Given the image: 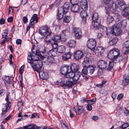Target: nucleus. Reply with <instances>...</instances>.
Wrapping results in <instances>:
<instances>
[{
  "instance_id": "nucleus-1",
  "label": "nucleus",
  "mask_w": 129,
  "mask_h": 129,
  "mask_svg": "<svg viewBox=\"0 0 129 129\" xmlns=\"http://www.w3.org/2000/svg\"><path fill=\"white\" fill-rule=\"evenodd\" d=\"M104 2L106 5L105 9L107 14L114 13L118 8L116 3L112 0H104Z\"/></svg>"
},
{
  "instance_id": "nucleus-2",
  "label": "nucleus",
  "mask_w": 129,
  "mask_h": 129,
  "mask_svg": "<svg viewBox=\"0 0 129 129\" xmlns=\"http://www.w3.org/2000/svg\"><path fill=\"white\" fill-rule=\"evenodd\" d=\"M33 49H32V54H33V55H36L35 57H37L36 58H33L32 55L31 53L30 52H28V57L27 59H28V62L31 65V63H33L34 64H35L36 63L35 62L36 61H38L40 60H39V57L38 56H39L41 59H44L45 58H46L45 56H43L40 52L37 51H33Z\"/></svg>"
},
{
  "instance_id": "nucleus-3",
  "label": "nucleus",
  "mask_w": 129,
  "mask_h": 129,
  "mask_svg": "<svg viewBox=\"0 0 129 129\" xmlns=\"http://www.w3.org/2000/svg\"><path fill=\"white\" fill-rule=\"evenodd\" d=\"M121 27V25L120 24H115L112 26L110 29L111 30L110 32H108V30H107V33L108 36L110 37L112 36L113 35L116 36L119 35L122 32L120 29Z\"/></svg>"
},
{
  "instance_id": "nucleus-4",
  "label": "nucleus",
  "mask_w": 129,
  "mask_h": 129,
  "mask_svg": "<svg viewBox=\"0 0 129 129\" xmlns=\"http://www.w3.org/2000/svg\"><path fill=\"white\" fill-rule=\"evenodd\" d=\"M39 33L42 36H49L51 35V31L46 25H43L40 27L39 30Z\"/></svg>"
},
{
  "instance_id": "nucleus-5",
  "label": "nucleus",
  "mask_w": 129,
  "mask_h": 129,
  "mask_svg": "<svg viewBox=\"0 0 129 129\" xmlns=\"http://www.w3.org/2000/svg\"><path fill=\"white\" fill-rule=\"evenodd\" d=\"M95 68L93 66H89L87 67L83 68L82 70V73L85 75L87 74L91 75L94 71Z\"/></svg>"
},
{
  "instance_id": "nucleus-6",
  "label": "nucleus",
  "mask_w": 129,
  "mask_h": 129,
  "mask_svg": "<svg viewBox=\"0 0 129 129\" xmlns=\"http://www.w3.org/2000/svg\"><path fill=\"white\" fill-rule=\"evenodd\" d=\"M73 109L77 115H80L82 113L83 114H86L85 110L82 106H76L74 107Z\"/></svg>"
},
{
  "instance_id": "nucleus-7",
  "label": "nucleus",
  "mask_w": 129,
  "mask_h": 129,
  "mask_svg": "<svg viewBox=\"0 0 129 129\" xmlns=\"http://www.w3.org/2000/svg\"><path fill=\"white\" fill-rule=\"evenodd\" d=\"M37 62V63L35 64L33 63H31V66L35 71L39 72L42 67L43 63L40 60L38 61Z\"/></svg>"
},
{
  "instance_id": "nucleus-8",
  "label": "nucleus",
  "mask_w": 129,
  "mask_h": 129,
  "mask_svg": "<svg viewBox=\"0 0 129 129\" xmlns=\"http://www.w3.org/2000/svg\"><path fill=\"white\" fill-rule=\"evenodd\" d=\"M95 40L93 39H90L87 42V47L89 49L94 50L96 46Z\"/></svg>"
},
{
  "instance_id": "nucleus-9",
  "label": "nucleus",
  "mask_w": 129,
  "mask_h": 129,
  "mask_svg": "<svg viewBox=\"0 0 129 129\" xmlns=\"http://www.w3.org/2000/svg\"><path fill=\"white\" fill-rule=\"evenodd\" d=\"M108 65L107 62L105 60H101L98 61L97 63L98 68L100 70L105 69Z\"/></svg>"
},
{
  "instance_id": "nucleus-10",
  "label": "nucleus",
  "mask_w": 129,
  "mask_h": 129,
  "mask_svg": "<svg viewBox=\"0 0 129 129\" xmlns=\"http://www.w3.org/2000/svg\"><path fill=\"white\" fill-rule=\"evenodd\" d=\"M8 30L7 29H5L3 31L2 34V38H4V39L2 41L1 43L2 45L6 43V42L10 41L11 39V38H8Z\"/></svg>"
},
{
  "instance_id": "nucleus-11",
  "label": "nucleus",
  "mask_w": 129,
  "mask_h": 129,
  "mask_svg": "<svg viewBox=\"0 0 129 129\" xmlns=\"http://www.w3.org/2000/svg\"><path fill=\"white\" fill-rule=\"evenodd\" d=\"M74 31L75 36L77 39H79L81 38L82 36V32L80 29L79 28H75Z\"/></svg>"
},
{
  "instance_id": "nucleus-12",
  "label": "nucleus",
  "mask_w": 129,
  "mask_h": 129,
  "mask_svg": "<svg viewBox=\"0 0 129 129\" xmlns=\"http://www.w3.org/2000/svg\"><path fill=\"white\" fill-rule=\"evenodd\" d=\"M63 83L62 85H61V86L64 88L67 87L71 88L73 85V82L69 80H64Z\"/></svg>"
},
{
  "instance_id": "nucleus-13",
  "label": "nucleus",
  "mask_w": 129,
  "mask_h": 129,
  "mask_svg": "<svg viewBox=\"0 0 129 129\" xmlns=\"http://www.w3.org/2000/svg\"><path fill=\"white\" fill-rule=\"evenodd\" d=\"M71 4L70 2H66L65 3L62 7H61L59 8H62L63 11L67 13V12L71 6Z\"/></svg>"
},
{
  "instance_id": "nucleus-14",
  "label": "nucleus",
  "mask_w": 129,
  "mask_h": 129,
  "mask_svg": "<svg viewBox=\"0 0 129 129\" xmlns=\"http://www.w3.org/2000/svg\"><path fill=\"white\" fill-rule=\"evenodd\" d=\"M83 56V53L80 50L77 51L74 54V58L77 60L81 59Z\"/></svg>"
},
{
  "instance_id": "nucleus-15",
  "label": "nucleus",
  "mask_w": 129,
  "mask_h": 129,
  "mask_svg": "<svg viewBox=\"0 0 129 129\" xmlns=\"http://www.w3.org/2000/svg\"><path fill=\"white\" fill-rule=\"evenodd\" d=\"M66 13L64 11L62 8H59L58 10V12L57 14V18L58 20H59L62 18L63 17V15L64 14Z\"/></svg>"
},
{
  "instance_id": "nucleus-16",
  "label": "nucleus",
  "mask_w": 129,
  "mask_h": 129,
  "mask_svg": "<svg viewBox=\"0 0 129 129\" xmlns=\"http://www.w3.org/2000/svg\"><path fill=\"white\" fill-rule=\"evenodd\" d=\"M122 84V85L125 87L129 84V74L124 77Z\"/></svg>"
},
{
  "instance_id": "nucleus-17",
  "label": "nucleus",
  "mask_w": 129,
  "mask_h": 129,
  "mask_svg": "<svg viewBox=\"0 0 129 129\" xmlns=\"http://www.w3.org/2000/svg\"><path fill=\"white\" fill-rule=\"evenodd\" d=\"M104 51L103 48L102 47H99L97 48L95 51V54L97 56H101L103 53Z\"/></svg>"
},
{
  "instance_id": "nucleus-18",
  "label": "nucleus",
  "mask_w": 129,
  "mask_h": 129,
  "mask_svg": "<svg viewBox=\"0 0 129 129\" xmlns=\"http://www.w3.org/2000/svg\"><path fill=\"white\" fill-rule=\"evenodd\" d=\"M39 76L40 78L43 80H46L48 78L47 73L43 71L39 72Z\"/></svg>"
},
{
  "instance_id": "nucleus-19",
  "label": "nucleus",
  "mask_w": 129,
  "mask_h": 129,
  "mask_svg": "<svg viewBox=\"0 0 129 129\" xmlns=\"http://www.w3.org/2000/svg\"><path fill=\"white\" fill-rule=\"evenodd\" d=\"M70 68L71 71L76 72L78 71L79 67L78 64L74 63L72 64Z\"/></svg>"
},
{
  "instance_id": "nucleus-20",
  "label": "nucleus",
  "mask_w": 129,
  "mask_h": 129,
  "mask_svg": "<svg viewBox=\"0 0 129 129\" xmlns=\"http://www.w3.org/2000/svg\"><path fill=\"white\" fill-rule=\"evenodd\" d=\"M35 20L36 23L38 22V17L37 16V15L36 14H33V16L31 18L30 20V24L33 25L34 24V21Z\"/></svg>"
},
{
  "instance_id": "nucleus-21",
  "label": "nucleus",
  "mask_w": 129,
  "mask_h": 129,
  "mask_svg": "<svg viewBox=\"0 0 129 129\" xmlns=\"http://www.w3.org/2000/svg\"><path fill=\"white\" fill-rule=\"evenodd\" d=\"M89 58L88 57L86 56L84 58V61L82 63V65L83 68L87 67L90 64Z\"/></svg>"
},
{
  "instance_id": "nucleus-22",
  "label": "nucleus",
  "mask_w": 129,
  "mask_h": 129,
  "mask_svg": "<svg viewBox=\"0 0 129 129\" xmlns=\"http://www.w3.org/2000/svg\"><path fill=\"white\" fill-rule=\"evenodd\" d=\"M69 66L67 67L64 66L62 67L61 69V73L62 74L65 75L68 72L69 70Z\"/></svg>"
},
{
  "instance_id": "nucleus-23",
  "label": "nucleus",
  "mask_w": 129,
  "mask_h": 129,
  "mask_svg": "<svg viewBox=\"0 0 129 129\" xmlns=\"http://www.w3.org/2000/svg\"><path fill=\"white\" fill-rule=\"evenodd\" d=\"M112 50L115 59L117 58L120 54L119 51L118 49L116 48H113Z\"/></svg>"
},
{
  "instance_id": "nucleus-24",
  "label": "nucleus",
  "mask_w": 129,
  "mask_h": 129,
  "mask_svg": "<svg viewBox=\"0 0 129 129\" xmlns=\"http://www.w3.org/2000/svg\"><path fill=\"white\" fill-rule=\"evenodd\" d=\"M72 55L70 52H69L65 53L62 56V58L64 61H67L70 58Z\"/></svg>"
},
{
  "instance_id": "nucleus-25",
  "label": "nucleus",
  "mask_w": 129,
  "mask_h": 129,
  "mask_svg": "<svg viewBox=\"0 0 129 129\" xmlns=\"http://www.w3.org/2000/svg\"><path fill=\"white\" fill-rule=\"evenodd\" d=\"M79 6L78 5H72L71 8V10L72 11L76 13L79 11Z\"/></svg>"
},
{
  "instance_id": "nucleus-26",
  "label": "nucleus",
  "mask_w": 129,
  "mask_h": 129,
  "mask_svg": "<svg viewBox=\"0 0 129 129\" xmlns=\"http://www.w3.org/2000/svg\"><path fill=\"white\" fill-rule=\"evenodd\" d=\"M121 14L122 15L124 16L129 15V7L124 8L122 11Z\"/></svg>"
},
{
  "instance_id": "nucleus-27",
  "label": "nucleus",
  "mask_w": 129,
  "mask_h": 129,
  "mask_svg": "<svg viewBox=\"0 0 129 129\" xmlns=\"http://www.w3.org/2000/svg\"><path fill=\"white\" fill-rule=\"evenodd\" d=\"M3 78L5 85L7 86H9V84L10 83V78L9 77L7 76H5Z\"/></svg>"
},
{
  "instance_id": "nucleus-28",
  "label": "nucleus",
  "mask_w": 129,
  "mask_h": 129,
  "mask_svg": "<svg viewBox=\"0 0 129 129\" xmlns=\"http://www.w3.org/2000/svg\"><path fill=\"white\" fill-rule=\"evenodd\" d=\"M75 72H68V73L65 75L64 78H72V79L73 77H74V75L75 74Z\"/></svg>"
},
{
  "instance_id": "nucleus-29",
  "label": "nucleus",
  "mask_w": 129,
  "mask_h": 129,
  "mask_svg": "<svg viewBox=\"0 0 129 129\" xmlns=\"http://www.w3.org/2000/svg\"><path fill=\"white\" fill-rule=\"evenodd\" d=\"M61 39V37L60 35H55L52 37L51 38V40L55 42L58 41Z\"/></svg>"
},
{
  "instance_id": "nucleus-30",
  "label": "nucleus",
  "mask_w": 129,
  "mask_h": 129,
  "mask_svg": "<svg viewBox=\"0 0 129 129\" xmlns=\"http://www.w3.org/2000/svg\"><path fill=\"white\" fill-rule=\"evenodd\" d=\"M65 47L63 46H61L58 47L57 49V52L59 53H62L65 51Z\"/></svg>"
},
{
  "instance_id": "nucleus-31",
  "label": "nucleus",
  "mask_w": 129,
  "mask_h": 129,
  "mask_svg": "<svg viewBox=\"0 0 129 129\" xmlns=\"http://www.w3.org/2000/svg\"><path fill=\"white\" fill-rule=\"evenodd\" d=\"M76 42L73 40L69 41L68 42L67 45L69 47H74L76 45Z\"/></svg>"
},
{
  "instance_id": "nucleus-32",
  "label": "nucleus",
  "mask_w": 129,
  "mask_h": 129,
  "mask_svg": "<svg viewBox=\"0 0 129 129\" xmlns=\"http://www.w3.org/2000/svg\"><path fill=\"white\" fill-rule=\"evenodd\" d=\"M92 24L94 28L95 29H97L98 28L100 27L101 26V24L98 21H93Z\"/></svg>"
},
{
  "instance_id": "nucleus-33",
  "label": "nucleus",
  "mask_w": 129,
  "mask_h": 129,
  "mask_svg": "<svg viewBox=\"0 0 129 129\" xmlns=\"http://www.w3.org/2000/svg\"><path fill=\"white\" fill-rule=\"evenodd\" d=\"M98 15L96 12H95L93 13L92 18L93 21H97L98 19Z\"/></svg>"
},
{
  "instance_id": "nucleus-34",
  "label": "nucleus",
  "mask_w": 129,
  "mask_h": 129,
  "mask_svg": "<svg viewBox=\"0 0 129 129\" xmlns=\"http://www.w3.org/2000/svg\"><path fill=\"white\" fill-rule=\"evenodd\" d=\"M118 41V40L117 38H114L113 39L110 41L108 44L109 45L111 46L116 44Z\"/></svg>"
},
{
  "instance_id": "nucleus-35",
  "label": "nucleus",
  "mask_w": 129,
  "mask_h": 129,
  "mask_svg": "<svg viewBox=\"0 0 129 129\" xmlns=\"http://www.w3.org/2000/svg\"><path fill=\"white\" fill-rule=\"evenodd\" d=\"M45 57L46 58L44 59L46 60L49 63H53L54 61V58L53 56H50L47 57Z\"/></svg>"
},
{
  "instance_id": "nucleus-36",
  "label": "nucleus",
  "mask_w": 129,
  "mask_h": 129,
  "mask_svg": "<svg viewBox=\"0 0 129 129\" xmlns=\"http://www.w3.org/2000/svg\"><path fill=\"white\" fill-rule=\"evenodd\" d=\"M82 8L84 10L86 11L87 9V1L86 0H85V2H82Z\"/></svg>"
},
{
  "instance_id": "nucleus-37",
  "label": "nucleus",
  "mask_w": 129,
  "mask_h": 129,
  "mask_svg": "<svg viewBox=\"0 0 129 129\" xmlns=\"http://www.w3.org/2000/svg\"><path fill=\"white\" fill-rule=\"evenodd\" d=\"M80 15L81 18L87 17L88 16V15L87 14L86 11L84 10H82L81 12Z\"/></svg>"
},
{
  "instance_id": "nucleus-38",
  "label": "nucleus",
  "mask_w": 129,
  "mask_h": 129,
  "mask_svg": "<svg viewBox=\"0 0 129 129\" xmlns=\"http://www.w3.org/2000/svg\"><path fill=\"white\" fill-rule=\"evenodd\" d=\"M71 20V17L69 16H66L63 18V22L65 23H69Z\"/></svg>"
},
{
  "instance_id": "nucleus-39",
  "label": "nucleus",
  "mask_w": 129,
  "mask_h": 129,
  "mask_svg": "<svg viewBox=\"0 0 129 129\" xmlns=\"http://www.w3.org/2000/svg\"><path fill=\"white\" fill-rule=\"evenodd\" d=\"M114 64V62L113 61L109 62L107 69L108 70H110L113 69Z\"/></svg>"
},
{
  "instance_id": "nucleus-40",
  "label": "nucleus",
  "mask_w": 129,
  "mask_h": 129,
  "mask_svg": "<svg viewBox=\"0 0 129 129\" xmlns=\"http://www.w3.org/2000/svg\"><path fill=\"white\" fill-rule=\"evenodd\" d=\"M113 54L112 49L109 52L108 54V58L111 59H115Z\"/></svg>"
},
{
  "instance_id": "nucleus-41",
  "label": "nucleus",
  "mask_w": 129,
  "mask_h": 129,
  "mask_svg": "<svg viewBox=\"0 0 129 129\" xmlns=\"http://www.w3.org/2000/svg\"><path fill=\"white\" fill-rule=\"evenodd\" d=\"M48 54L49 56H55L56 55V52L53 49L49 51L48 52Z\"/></svg>"
},
{
  "instance_id": "nucleus-42",
  "label": "nucleus",
  "mask_w": 129,
  "mask_h": 129,
  "mask_svg": "<svg viewBox=\"0 0 129 129\" xmlns=\"http://www.w3.org/2000/svg\"><path fill=\"white\" fill-rule=\"evenodd\" d=\"M74 75L72 78L73 80L75 81H77L80 77V75L77 73H75Z\"/></svg>"
},
{
  "instance_id": "nucleus-43",
  "label": "nucleus",
  "mask_w": 129,
  "mask_h": 129,
  "mask_svg": "<svg viewBox=\"0 0 129 129\" xmlns=\"http://www.w3.org/2000/svg\"><path fill=\"white\" fill-rule=\"evenodd\" d=\"M17 105L18 107V109L19 111H21L23 108V103L22 102L19 101L18 102Z\"/></svg>"
},
{
  "instance_id": "nucleus-44",
  "label": "nucleus",
  "mask_w": 129,
  "mask_h": 129,
  "mask_svg": "<svg viewBox=\"0 0 129 129\" xmlns=\"http://www.w3.org/2000/svg\"><path fill=\"white\" fill-rule=\"evenodd\" d=\"M113 20V18L112 16L108 15L107 18V22L108 23H111Z\"/></svg>"
},
{
  "instance_id": "nucleus-45",
  "label": "nucleus",
  "mask_w": 129,
  "mask_h": 129,
  "mask_svg": "<svg viewBox=\"0 0 129 129\" xmlns=\"http://www.w3.org/2000/svg\"><path fill=\"white\" fill-rule=\"evenodd\" d=\"M70 29L69 27H68L65 30L62 31L63 33H64L63 34L66 36V35H68L70 33Z\"/></svg>"
},
{
  "instance_id": "nucleus-46",
  "label": "nucleus",
  "mask_w": 129,
  "mask_h": 129,
  "mask_svg": "<svg viewBox=\"0 0 129 129\" xmlns=\"http://www.w3.org/2000/svg\"><path fill=\"white\" fill-rule=\"evenodd\" d=\"M35 125L33 124H30L24 126L23 127V129H33Z\"/></svg>"
},
{
  "instance_id": "nucleus-47",
  "label": "nucleus",
  "mask_w": 129,
  "mask_h": 129,
  "mask_svg": "<svg viewBox=\"0 0 129 129\" xmlns=\"http://www.w3.org/2000/svg\"><path fill=\"white\" fill-rule=\"evenodd\" d=\"M8 109V107L7 106H4V108L2 110L3 112L1 113V115L3 116L4 115H5V113L7 112V110Z\"/></svg>"
},
{
  "instance_id": "nucleus-48",
  "label": "nucleus",
  "mask_w": 129,
  "mask_h": 129,
  "mask_svg": "<svg viewBox=\"0 0 129 129\" xmlns=\"http://www.w3.org/2000/svg\"><path fill=\"white\" fill-rule=\"evenodd\" d=\"M114 16L117 21H118L121 18V16L118 14H114Z\"/></svg>"
},
{
  "instance_id": "nucleus-49",
  "label": "nucleus",
  "mask_w": 129,
  "mask_h": 129,
  "mask_svg": "<svg viewBox=\"0 0 129 129\" xmlns=\"http://www.w3.org/2000/svg\"><path fill=\"white\" fill-rule=\"evenodd\" d=\"M120 24L121 25V27L122 26L125 27L126 25L127 21L125 20H123L121 22V23H118L117 24Z\"/></svg>"
},
{
  "instance_id": "nucleus-50",
  "label": "nucleus",
  "mask_w": 129,
  "mask_h": 129,
  "mask_svg": "<svg viewBox=\"0 0 129 129\" xmlns=\"http://www.w3.org/2000/svg\"><path fill=\"white\" fill-rule=\"evenodd\" d=\"M129 125L128 123H124L123 125L120 127L119 128L120 129H125L127 127L129 126Z\"/></svg>"
},
{
  "instance_id": "nucleus-51",
  "label": "nucleus",
  "mask_w": 129,
  "mask_h": 129,
  "mask_svg": "<svg viewBox=\"0 0 129 129\" xmlns=\"http://www.w3.org/2000/svg\"><path fill=\"white\" fill-rule=\"evenodd\" d=\"M70 1L72 5H78L79 2V0H70Z\"/></svg>"
},
{
  "instance_id": "nucleus-52",
  "label": "nucleus",
  "mask_w": 129,
  "mask_h": 129,
  "mask_svg": "<svg viewBox=\"0 0 129 129\" xmlns=\"http://www.w3.org/2000/svg\"><path fill=\"white\" fill-rule=\"evenodd\" d=\"M96 101V99L93 98L90 100L88 101V103L92 105Z\"/></svg>"
},
{
  "instance_id": "nucleus-53",
  "label": "nucleus",
  "mask_w": 129,
  "mask_h": 129,
  "mask_svg": "<svg viewBox=\"0 0 129 129\" xmlns=\"http://www.w3.org/2000/svg\"><path fill=\"white\" fill-rule=\"evenodd\" d=\"M9 92H7L6 93V98L5 100L7 102V103L8 106H9V104L10 103V102H8L9 100V95L10 94Z\"/></svg>"
},
{
  "instance_id": "nucleus-54",
  "label": "nucleus",
  "mask_w": 129,
  "mask_h": 129,
  "mask_svg": "<svg viewBox=\"0 0 129 129\" xmlns=\"http://www.w3.org/2000/svg\"><path fill=\"white\" fill-rule=\"evenodd\" d=\"M11 116V115H9L3 120V122L4 123H6L8 120L10 119Z\"/></svg>"
},
{
  "instance_id": "nucleus-55",
  "label": "nucleus",
  "mask_w": 129,
  "mask_h": 129,
  "mask_svg": "<svg viewBox=\"0 0 129 129\" xmlns=\"http://www.w3.org/2000/svg\"><path fill=\"white\" fill-rule=\"evenodd\" d=\"M124 115L125 116H127L129 115V111L126 108H124Z\"/></svg>"
},
{
  "instance_id": "nucleus-56",
  "label": "nucleus",
  "mask_w": 129,
  "mask_h": 129,
  "mask_svg": "<svg viewBox=\"0 0 129 129\" xmlns=\"http://www.w3.org/2000/svg\"><path fill=\"white\" fill-rule=\"evenodd\" d=\"M87 17L82 18L81 23L83 24H85L86 23Z\"/></svg>"
},
{
  "instance_id": "nucleus-57",
  "label": "nucleus",
  "mask_w": 129,
  "mask_h": 129,
  "mask_svg": "<svg viewBox=\"0 0 129 129\" xmlns=\"http://www.w3.org/2000/svg\"><path fill=\"white\" fill-rule=\"evenodd\" d=\"M51 44L53 49H56L57 48L58 45L56 43H51Z\"/></svg>"
},
{
  "instance_id": "nucleus-58",
  "label": "nucleus",
  "mask_w": 129,
  "mask_h": 129,
  "mask_svg": "<svg viewBox=\"0 0 129 129\" xmlns=\"http://www.w3.org/2000/svg\"><path fill=\"white\" fill-rule=\"evenodd\" d=\"M39 51L40 52L44 54L46 52V51L45 50V47H43L42 48H40L39 49Z\"/></svg>"
},
{
  "instance_id": "nucleus-59",
  "label": "nucleus",
  "mask_w": 129,
  "mask_h": 129,
  "mask_svg": "<svg viewBox=\"0 0 129 129\" xmlns=\"http://www.w3.org/2000/svg\"><path fill=\"white\" fill-rule=\"evenodd\" d=\"M124 46L125 48H129V40L126 41L124 43Z\"/></svg>"
},
{
  "instance_id": "nucleus-60",
  "label": "nucleus",
  "mask_w": 129,
  "mask_h": 129,
  "mask_svg": "<svg viewBox=\"0 0 129 129\" xmlns=\"http://www.w3.org/2000/svg\"><path fill=\"white\" fill-rule=\"evenodd\" d=\"M61 125L63 129H68V126L64 123L62 122L61 123Z\"/></svg>"
},
{
  "instance_id": "nucleus-61",
  "label": "nucleus",
  "mask_w": 129,
  "mask_h": 129,
  "mask_svg": "<svg viewBox=\"0 0 129 129\" xmlns=\"http://www.w3.org/2000/svg\"><path fill=\"white\" fill-rule=\"evenodd\" d=\"M86 108L87 110L91 111L92 109V107L90 105L88 104L86 106Z\"/></svg>"
},
{
  "instance_id": "nucleus-62",
  "label": "nucleus",
  "mask_w": 129,
  "mask_h": 129,
  "mask_svg": "<svg viewBox=\"0 0 129 129\" xmlns=\"http://www.w3.org/2000/svg\"><path fill=\"white\" fill-rule=\"evenodd\" d=\"M62 41L65 42L67 40V37L66 35H63L62 37H61V39H60Z\"/></svg>"
},
{
  "instance_id": "nucleus-63",
  "label": "nucleus",
  "mask_w": 129,
  "mask_h": 129,
  "mask_svg": "<svg viewBox=\"0 0 129 129\" xmlns=\"http://www.w3.org/2000/svg\"><path fill=\"white\" fill-rule=\"evenodd\" d=\"M13 12V9L11 7H9V14H12Z\"/></svg>"
},
{
  "instance_id": "nucleus-64",
  "label": "nucleus",
  "mask_w": 129,
  "mask_h": 129,
  "mask_svg": "<svg viewBox=\"0 0 129 129\" xmlns=\"http://www.w3.org/2000/svg\"><path fill=\"white\" fill-rule=\"evenodd\" d=\"M23 23L25 24H26L27 22L28 18L26 17L25 16L23 17Z\"/></svg>"
}]
</instances>
